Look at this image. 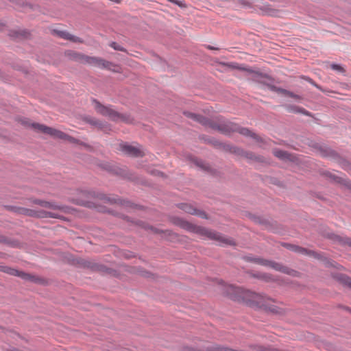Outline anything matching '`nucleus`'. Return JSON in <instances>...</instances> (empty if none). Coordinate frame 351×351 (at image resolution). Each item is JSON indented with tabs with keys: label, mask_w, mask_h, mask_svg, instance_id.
<instances>
[{
	"label": "nucleus",
	"mask_w": 351,
	"mask_h": 351,
	"mask_svg": "<svg viewBox=\"0 0 351 351\" xmlns=\"http://www.w3.org/2000/svg\"><path fill=\"white\" fill-rule=\"evenodd\" d=\"M184 114L188 118L199 123L206 128L217 130L223 134L228 135L232 132H238L241 135L250 136L257 141H262L261 137L249 129L240 127L238 124L233 122L227 120H219L218 122H216L199 114L190 112H184Z\"/></svg>",
	"instance_id": "nucleus-1"
},
{
	"label": "nucleus",
	"mask_w": 351,
	"mask_h": 351,
	"mask_svg": "<svg viewBox=\"0 0 351 351\" xmlns=\"http://www.w3.org/2000/svg\"><path fill=\"white\" fill-rule=\"evenodd\" d=\"M177 224L184 229L191 232H199L203 235L207 236L211 239L216 240L223 245H234L235 244L234 240L230 237H225L219 232L208 230L202 227H197L188 221H184L181 219H178L176 221Z\"/></svg>",
	"instance_id": "nucleus-2"
},
{
	"label": "nucleus",
	"mask_w": 351,
	"mask_h": 351,
	"mask_svg": "<svg viewBox=\"0 0 351 351\" xmlns=\"http://www.w3.org/2000/svg\"><path fill=\"white\" fill-rule=\"evenodd\" d=\"M21 121L22 125L26 127H30L37 132L48 134L53 138L62 140H67L71 143L77 142V140L73 137L70 136L64 133L63 132L56 130L55 128L47 126L43 124L31 123L30 121L26 118L21 119Z\"/></svg>",
	"instance_id": "nucleus-3"
},
{
	"label": "nucleus",
	"mask_w": 351,
	"mask_h": 351,
	"mask_svg": "<svg viewBox=\"0 0 351 351\" xmlns=\"http://www.w3.org/2000/svg\"><path fill=\"white\" fill-rule=\"evenodd\" d=\"M93 104H95V108L97 112L103 116H105L112 121H123L126 123L132 122V119L129 115L122 114L117 112L111 106H103L98 101L93 99Z\"/></svg>",
	"instance_id": "nucleus-4"
},
{
	"label": "nucleus",
	"mask_w": 351,
	"mask_h": 351,
	"mask_svg": "<svg viewBox=\"0 0 351 351\" xmlns=\"http://www.w3.org/2000/svg\"><path fill=\"white\" fill-rule=\"evenodd\" d=\"M64 209H51V211H36L32 209H28L25 208L18 207L14 208V211L18 213L19 214L31 216V217H38L40 218H55V219H60L64 220V217L60 213V212H65L66 208L62 206Z\"/></svg>",
	"instance_id": "nucleus-5"
},
{
	"label": "nucleus",
	"mask_w": 351,
	"mask_h": 351,
	"mask_svg": "<svg viewBox=\"0 0 351 351\" xmlns=\"http://www.w3.org/2000/svg\"><path fill=\"white\" fill-rule=\"evenodd\" d=\"M243 259L247 262H252L257 265L272 268L276 271H280L285 273L287 272V268L282 266L281 264L267 259H264L261 257L245 256Z\"/></svg>",
	"instance_id": "nucleus-6"
},
{
	"label": "nucleus",
	"mask_w": 351,
	"mask_h": 351,
	"mask_svg": "<svg viewBox=\"0 0 351 351\" xmlns=\"http://www.w3.org/2000/svg\"><path fill=\"white\" fill-rule=\"evenodd\" d=\"M75 58L79 60L81 62L96 66L99 68H107L110 64V62L106 61L101 58L90 57L82 54H75Z\"/></svg>",
	"instance_id": "nucleus-7"
},
{
	"label": "nucleus",
	"mask_w": 351,
	"mask_h": 351,
	"mask_svg": "<svg viewBox=\"0 0 351 351\" xmlns=\"http://www.w3.org/2000/svg\"><path fill=\"white\" fill-rule=\"evenodd\" d=\"M0 271H3L4 273L8 274L10 275H12V276H19L21 278L25 280H29V281H32V282L36 281V278L34 276H33L29 274L25 273L23 271H20L19 270H16L15 269L11 268V267L5 266V265H0Z\"/></svg>",
	"instance_id": "nucleus-8"
},
{
	"label": "nucleus",
	"mask_w": 351,
	"mask_h": 351,
	"mask_svg": "<svg viewBox=\"0 0 351 351\" xmlns=\"http://www.w3.org/2000/svg\"><path fill=\"white\" fill-rule=\"evenodd\" d=\"M121 150L127 155L131 156H143V152L139 148L130 145L129 144H121L120 145Z\"/></svg>",
	"instance_id": "nucleus-9"
},
{
	"label": "nucleus",
	"mask_w": 351,
	"mask_h": 351,
	"mask_svg": "<svg viewBox=\"0 0 351 351\" xmlns=\"http://www.w3.org/2000/svg\"><path fill=\"white\" fill-rule=\"evenodd\" d=\"M283 245L285 247H286L287 248H288L293 252H295L297 253H299V254L312 255L314 257L319 258V259L322 258V255L317 254V252L311 251V250H308L304 247H300L298 245H291V244H289V243H285Z\"/></svg>",
	"instance_id": "nucleus-10"
},
{
	"label": "nucleus",
	"mask_w": 351,
	"mask_h": 351,
	"mask_svg": "<svg viewBox=\"0 0 351 351\" xmlns=\"http://www.w3.org/2000/svg\"><path fill=\"white\" fill-rule=\"evenodd\" d=\"M178 207L184 211L186 213H189L191 215H198L202 218L206 217V213L203 211L196 209L192 205L186 204V203H180L178 204Z\"/></svg>",
	"instance_id": "nucleus-11"
},
{
	"label": "nucleus",
	"mask_w": 351,
	"mask_h": 351,
	"mask_svg": "<svg viewBox=\"0 0 351 351\" xmlns=\"http://www.w3.org/2000/svg\"><path fill=\"white\" fill-rule=\"evenodd\" d=\"M33 203H34L36 204H38V205H39V206H40L42 207L47 208H49V209H54V210H56V209H59V210L64 209L62 206L58 205V204H56L54 202H47V201H43V200H40V199H34L33 201Z\"/></svg>",
	"instance_id": "nucleus-12"
},
{
	"label": "nucleus",
	"mask_w": 351,
	"mask_h": 351,
	"mask_svg": "<svg viewBox=\"0 0 351 351\" xmlns=\"http://www.w3.org/2000/svg\"><path fill=\"white\" fill-rule=\"evenodd\" d=\"M268 86H269V89H271V90L276 91L277 93H282L285 95L289 96L290 97H292V98H294L296 99H300V97L299 95H298L291 91H289L287 90L280 88H277L274 85H268Z\"/></svg>",
	"instance_id": "nucleus-13"
},
{
	"label": "nucleus",
	"mask_w": 351,
	"mask_h": 351,
	"mask_svg": "<svg viewBox=\"0 0 351 351\" xmlns=\"http://www.w3.org/2000/svg\"><path fill=\"white\" fill-rule=\"evenodd\" d=\"M210 143H213L215 146H217V147H223L225 149H228L230 150L231 152H234V153H236L237 154H243V150L241 149L239 147H230L228 145L227 146H225L223 145L222 143H219V141H216V140H211L210 141Z\"/></svg>",
	"instance_id": "nucleus-14"
},
{
	"label": "nucleus",
	"mask_w": 351,
	"mask_h": 351,
	"mask_svg": "<svg viewBox=\"0 0 351 351\" xmlns=\"http://www.w3.org/2000/svg\"><path fill=\"white\" fill-rule=\"evenodd\" d=\"M273 154L274 155L282 160H292V156L291 154H289L287 152H285V151H283V150H281V149H275L273 150Z\"/></svg>",
	"instance_id": "nucleus-15"
},
{
	"label": "nucleus",
	"mask_w": 351,
	"mask_h": 351,
	"mask_svg": "<svg viewBox=\"0 0 351 351\" xmlns=\"http://www.w3.org/2000/svg\"><path fill=\"white\" fill-rule=\"evenodd\" d=\"M252 298H253L254 302H256L258 306L266 308V306H267V301L266 300H267V298H266L265 296L260 295V294L253 293L252 294Z\"/></svg>",
	"instance_id": "nucleus-16"
},
{
	"label": "nucleus",
	"mask_w": 351,
	"mask_h": 351,
	"mask_svg": "<svg viewBox=\"0 0 351 351\" xmlns=\"http://www.w3.org/2000/svg\"><path fill=\"white\" fill-rule=\"evenodd\" d=\"M287 109L289 112H291L300 113V114H303L304 115L309 116V117L311 116V112L306 110L304 108L298 107V106H296L294 105L288 106L287 107Z\"/></svg>",
	"instance_id": "nucleus-17"
},
{
	"label": "nucleus",
	"mask_w": 351,
	"mask_h": 351,
	"mask_svg": "<svg viewBox=\"0 0 351 351\" xmlns=\"http://www.w3.org/2000/svg\"><path fill=\"white\" fill-rule=\"evenodd\" d=\"M330 238L335 241H337L339 243H341L343 244H347L348 246H350L351 247V239L350 238H348V237L343 238V237H341L339 235H336L335 234H331V235H330Z\"/></svg>",
	"instance_id": "nucleus-18"
},
{
	"label": "nucleus",
	"mask_w": 351,
	"mask_h": 351,
	"mask_svg": "<svg viewBox=\"0 0 351 351\" xmlns=\"http://www.w3.org/2000/svg\"><path fill=\"white\" fill-rule=\"evenodd\" d=\"M336 279L341 282L343 285L351 288V278L344 274H337L335 276Z\"/></svg>",
	"instance_id": "nucleus-19"
},
{
	"label": "nucleus",
	"mask_w": 351,
	"mask_h": 351,
	"mask_svg": "<svg viewBox=\"0 0 351 351\" xmlns=\"http://www.w3.org/2000/svg\"><path fill=\"white\" fill-rule=\"evenodd\" d=\"M54 33L56 34L59 37L68 40L70 36V34L66 31H54Z\"/></svg>",
	"instance_id": "nucleus-20"
},
{
	"label": "nucleus",
	"mask_w": 351,
	"mask_h": 351,
	"mask_svg": "<svg viewBox=\"0 0 351 351\" xmlns=\"http://www.w3.org/2000/svg\"><path fill=\"white\" fill-rule=\"evenodd\" d=\"M250 348L253 351H267V349L266 348L259 345H250Z\"/></svg>",
	"instance_id": "nucleus-21"
},
{
	"label": "nucleus",
	"mask_w": 351,
	"mask_h": 351,
	"mask_svg": "<svg viewBox=\"0 0 351 351\" xmlns=\"http://www.w3.org/2000/svg\"><path fill=\"white\" fill-rule=\"evenodd\" d=\"M193 161L197 166H198L204 169H207L206 165L202 160L197 159V158H194Z\"/></svg>",
	"instance_id": "nucleus-22"
},
{
	"label": "nucleus",
	"mask_w": 351,
	"mask_h": 351,
	"mask_svg": "<svg viewBox=\"0 0 351 351\" xmlns=\"http://www.w3.org/2000/svg\"><path fill=\"white\" fill-rule=\"evenodd\" d=\"M110 46L112 48H113L114 50H117V51H125V49L123 47H121V45H119V44H117L115 42H112L110 44Z\"/></svg>",
	"instance_id": "nucleus-23"
},
{
	"label": "nucleus",
	"mask_w": 351,
	"mask_h": 351,
	"mask_svg": "<svg viewBox=\"0 0 351 351\" xmlns=\"http://www.w3.org/2000/svg\"><path fill=\"white\" fill-rule=\"evenodd\" d=\"M330 67L332 70L338 71L339 73H343L344 69L340 65L337 64H332Z\"/></svg>",
	"instance_id": "nucleus-24"
},
{
	"label": "nucleus",
	"mask_w": 351,
	"mask_h": 351,
	"mask_svg": "<svg viewBox=\"0 0 351 351\" xmlns=\"http://www.w3.org/2000/svg\"><path fill=\"white\" fill-rule=\"evenodd\" d=\"M324 263H325L326 265L328 267H337V266H336L337 264L334 261H332L327 258H324Z\"/></svg>",
	"instance_id": "nucleus-25"
},
{
	"label": "nucleus",
	"mask_w": 351,
	"mask_h": 351,
	"mask_svg": "<svg viewBox=\"0 0 351 351\" xmlns=\"http://www.w3.org/2000/svg\"><path fill=\"white\" fill-rule=\"evenodd\" d=\"M68 40H71V41H72L73 43H80V42H81L80 38H78V37H77L75 36H73V35H72L71 34H70V36L69 37Z\"/></svg>",
	"instance_id": "nucleus-26"
},
{
	"label": "nucleus",
	"mask_w": 351,
	"mask_h": 351,
	"mask_svg": "<svg viewBox=\"0 0 351 351\" xmlns=\"http://www.w3.org/2000/svg\"><path fill=\"white\" fill-rule=\"evenodd\" d=\"M306 81H308L310 84L315 86L317 88L322 90V88L318 84H317L314 81H313L311 78L306 77Z\"/></svg>",
	"instance_id": "nucleus-27"
},
{
	"label": "nucleus",
	"mask_w": 351,
	"mask_h": 351,
	"mask_svg": "<svg viewBox=\"0 0 351 351\" xmlns=\"http://www.w3.org/2000/svg\"><path fill=\"white\" fill-rule=\"evenodd\" d=\"M269 310L274 313H280V310L275 306H271L269 307Z\"/></svg>",
	"instance_id": "nucleus-28"
},
{
	"label": "nucleus",
	"mask_w": 351,
	"mask_h": 351,
	"mask_svg": "<svg viewBox=\"0 0 351 351\" xmlns=\"http://www.w3.org/2000/svg\"><path fill=\"white\" fill-rule=\"evenodd\" d=\"M15 34H16V36H26V32H25V31H23V32H16Z\"/></svg>",
	"instance_id": "nucleus-29"
},
{
	"label": "nucleus",
	"mask_w": 351,
	"mask_h": 351,
	"mask_svg": "<svg viewBox=\"0 0 351 351\" xmlns=\"http://www.w3.org/2000/svg\"><path fill=\"white\" fill-rule=\"evenodd\" d=\"M7 239L3 236H0V243H6Z\"/></svg>",
	"instance_id": "nucleus-30"
},
{
	"label": "nucleus",
	"mask_w": 351,
	"mask_h": 351,
	"mask_svg": "<svg viewBox=\"0 0 351 351\" xmlns=\"http://www.w3.org/2000/svg\"><path fill=\"white\" fill-rule=\"evenodd\" d=\"M107 201H108V202H110V203H115V202H116V199H115L114 198H112V199H111V198H108V199H107Z\"/></svg>",
	"instance_id": "nucleus-31"
},
{
	"label": "nucleus",
	"mask_w": 351,
	"mask_h": 351,
	"mask_svg": "<svg viewBox=\"0 0 351 351\" xmlns=\"http://www.w3.org/2000/svg\"><path fill=\"white\" fill-rule=\"evenodd\" d=\"M252 154L251 153H247V154H245V156H246L247 158H252Z\"/></svg>",
	"instance_id": "nucleus-32"
},
{
	"label": "nucleus",
	"mask_w": 351,
	"mask_h": 351,
	"mask_svg": "<svg viewBox=\"0 0 351 351\" xmlns=\"http://www.w3.org/2000/svg\"><path fill=\"white\" fill-rule=\"evenodd\" d=\"M121 169H118V170H116L115 171V173L117 174H121V175H123L121 172Z\"/></svg>",
	"instance_id": "nucleus-33"
},
{
	"label": "nucleus",
	"mask_w": 351,
	"mask_h": 351,
	"mask_svg": "<svg viewBox=\"0 0 351 351\" xmlns=\"http://www.w3.org/2000/svg\"><path fill=\"white\" fill-rule=\"evenodd\" d=\"M4 26V24L0 21V29H1Z\"/></svg>",
	"instance_id": "nucleus-34"
},
{
	"label": "nucleus",
	"mask_w": 351,
	"mask_h": 351,
	"mask_svg": "<svg viewBox=\"0 0 351 351\" xmlns=\"http://www.w3.org/2000/svg\"><path fill=\"white\" fill-rule=\"evenodd\" d=\"M91 123L93 125H98V121H91Z\"/></svg>",
	"instance_id": "nucleus-35"
},
{
	"label": "nucleus",
	"mask_w": 351,
	"mask_h": 351,
	"mask_svg": "<svg viewBox=\"0 0 351 351\" xmlns=\"http://www.w3.org/2000/svg\"><path fill=\"white\" fill-rule=\"evenodd\" d=\"M169 1H171V2H173V3H176V4H178L177 0H169Z\"/></svg>",
	"instance_id": "nucleus-36"
},
{
	"label": "nucleus",
	"mask_w": 351,
	"mask_h": 351,
	"mask_svg": "<svg viewBox=\"0 0 351 351\" xmlns=\"http://www.w3.org/2000/svg\"><path fill=\"white\" fill-rule=\"evenodd\" d=\"M208 48L210 49H215V47H211V46H208Z\"/></svg>",
	"instance_id": "nucleus-37"
},
{
	"label": "nucleus",
	"mask_w": 351,
	"mask_h": 351,
	"mask_svg": "<svg viewBox=\"0 0 351 351\" xmlns=\"http://www.w3.org/2000/svg\"><path fill=\"white\" fill-rule=\"evenodd\" d=\"M347 185L348 186L351 187V182H348Z\"/></svg>",
	"instance_id": "nucleus-38"
},
{
	"label": "nucleus",
	"mask_w": 351,
	"mask_h": 351,
	"mask_svg": "<svg viewBox=\"0 0 351 351\" xmlns=\"http://www.w3.org/2000/svg\"><path fill=\"white\" fill-rule=\"evenodd\" d=\"M232 289H235L234 287H232ZM237 290L239 289V288H236Z\"/></svg>",
	"instance_id": "nucleus-39"
}]
</instances>
